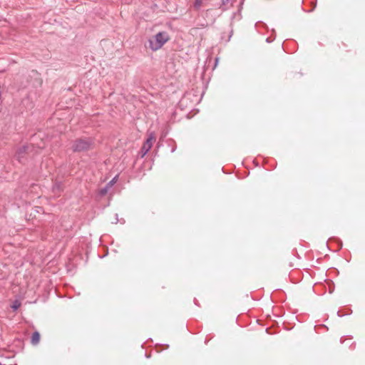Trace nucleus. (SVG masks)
<instances>
[{
	"mask_svg": "<svg viewBox=\"0 0 365 365\" xmlns=\"http://www.w3.org/2000/svg\"><path fill=\"white\" fill-rule=\"evenodd\" d=\"M18 307H19V305H14V306L12 307V308H13L14 309H18Z\"/></svg>",
	"mask_w": 365,
	"mask_h": 365,
	"instance_id": "obj_10",
	"label": "nucleus"
},
{
	"mask_svg": "<svg viewBox=\"0 0 365 365\" xmlns=\"http://www.w3.org/2000/svg\"><path fill=\"white\" fill-rule=\"evenodd\" d=\"M155 138L153 134H150L149 137L147 138L146 141L144 143L143 145L141 148V153L142 157L145 156L148 152L151 149L153 146V143L155 140Z\"/></svg>",
	"mask_w": 365,
	"mask_h": 365,
	"instance_id": "obj_3",
	"label": "nucleus"
},
{
	"mask_svg": "<svg viewBox=\"0 0 365 365\" xmlns=\"http://www.w3.org/2000/svg\"><path fill=\"white\" fill-rule=\"evenodd\" d=\"M118 178V175H115L109 182L107 183L106 185L110 188L117 182Z\"/></svg>",
	"mask_w": 365,
	"mask_h": 365,
	"instance_id": "obj_8",
	"label": "nucleus"
},
{
	"mask_svg": "<svg viewBox=\"0 0 365 365\" xmlns=\"http://www.w3.org/2000/svg\"><path fill=\"white\" fill-rule=\"evenodd\" d=\"M29 148H30V146L27 145H24L21 148H20L18 150L17 153H16L17 158L19 159L22 158L23 157V154L26 153Z\"/></svg>",
	"mask_w": 365,
	"mask_h": 365,
	"instance_id": "obj_4",
	"label": "nucleus"
},
{
	"mask_svg": "<svg viewBox=\"0 0 365 365\" xmlns=\"http://www.w3.org/2000/svg\"><path fill=\"white\" fill-rule=\"evenodd\" d=\"M40 341V334L38 331H34L32 334L31 338V343L33 345H37L39 343Z\"/></svg>",
	"mask_w": 365,
	"mask_h": 365,
	"instance_id": "obj_5",
	"label": "nucleus"
},
{
	"mask_svg": "<svg viewBox=\"0 0 365 365\" xmlns=\"http://www.w3.org/2000/svg\"><path fill=\"white\" fill-rule=\"evenodd\" d=\"M168 40L169 36L167 32H158L148 40L149 48L152 51H157L160 49Z\"/></svg>",
	"mask_w": 365,
	"mask_h": 365,
	"instance_id": "obj_1",
	"label": "nucleus"
},
{
	"mask_svg": "<svg viewBox=\"0 0 365 365\" xmlns=\"http://www.w3.org/2000/svg\"><path fill=\"white\" fill-rule=\"evenodd\" d=\"M108 190H109V187L108 185H106L104 187L101 188L99 190V195L101 196L106 195L107 194Z\"/></svg>",
	"mask_w": 365,
	"mask_h": 365,
	"instance_id": "obj_6",
	"label": "nucleus"
},
{
	"mask_svg": "<svg viewBox=\"0 0 365 365\" xmlns=\"http://www.w3.org/2000/svg\"><path fill=\"white\" fill-rule=\"evenodd\" d=\"M93 145L91 138H81L73 141L72 150L73 152H83L90 150Z\"/></svg>",
	"mask_w": 365,
	"mask_h": 365,
	"instance_id": "obj_2",
	"label": "nucleus"
},
{
	"mask_svg": "<svg viewBox=\"0 0 365 365\" xmlns=\"http://www.w3.org/2000/svg\"><path fill=\"white\" fill-rule=\"evenodd\" d=\"M222 1L223 4H226L230 1V0H222Z\"/></svg>",
	"mask_w": 365,
	"mask_h": 365,
	"instance_id": "obj_9",
	"label": "nucleus"
},
{
	"mask_svg": "<svg viewBox=\"0 0 365 365\" xmlns=\"http://www.w3.org/2000/svg\"><path fill=\"white\" fill-rule=\"evenodd\" d=\"M202 4V0H195L194 3V8L199 10Z\"/></svg>",
	"mask_w": 365,
	"mask_h": 365,
	"instance_id": "obj_7",
	"label": "nucleus"
}]
</instances>
